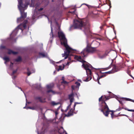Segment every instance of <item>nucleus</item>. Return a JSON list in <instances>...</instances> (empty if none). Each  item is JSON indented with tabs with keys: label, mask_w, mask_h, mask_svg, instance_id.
I'll use <instances>...</instances> for the list:
<instances>
[{
	"label": "nucleus",
	"mask_w": 134,
	"mask_h": 134,
	"mask_svg": "<svg viewBox=\"0 0 134 134\" xmlns=\"http://www.w3.org/2000/svg\"><path fill=\"white\" fill-rule=\"evenodd\" d=\"M53 21L52 20V18L51 19V32L50 33V35L51 37L52 38L54 36H55V35L57 33H58V36L61 42V44L63 45L65 48L66 49L64 51V53L62 54V57H64V59H71L72 58V57H70V55H71V53L73 51V49L70 47L67 44V40L66 39L65 35L63 32L60 30V26H59L58 23L56 21V20L55 19L54 22L55 23L56 25V27H57L58 29L55 27L54 29V32L55 34L54 33V35L52 32V24L53 23Z\"/></svg>",
	"instance_id": "f257e3e1"
},
{
	"label": "nucleus",
	"mask_w": 134,
	"mask_h": 134,
	"mask_svg": "<svg viewBox=\"0 0 134 134\" xmlns=\"http://www.w3.org/2000/svg\"><path fill=\"white\" fill-rule=\"evenodd\" d=\"M89 24L88 21L82 20H74V24L72 27L74 29H81L83 28V31L86 35H88L90 32L89 30Z\"/></svg>",
	"instance_id": "f03ea898"
},
{
	"label": "nucleus",
	"mask_w": 134,
	"mask_h": 134,
	"mask_svg": "<svg viewBox=\"0 0 134 134\" xmlns=\"http://www.w3.org/2000/svg\"><path fill=\"white\" fill-rule=\"evenodd\" d=\"M18 7L19 9L21 15V16L17 18V22L20 23L23 21L27 16V13L24 12V10L26 9L29 4V2H27L25 4L22 3L23 0H18Z\"/></svg>",
	"instance_id": "7ed1b4c3"
},
{
	"label": "nucleus",
	"mask_w": 134,
	"mask_h": 134,
	"mask_svg": "<svg viewBox=\"0 0 134 134\" xmlns=\"http://www.w3.org/2000/svg\"><path fill=\"white\" fill-rule=\"evenodd\" d=\"M28 22L25 20H24L22 23L19 25L13 31L10 35V37L13 38L15 36L18 32L24 33L26 31V30H28L29 27Z\"/></svg>",
	"instance_id": "20e7f679"
},
{
	"label": "nucleus",
	"mask_w": 134,
	"mask_h": 134,
	"mask_svg": "<svg viewBox=\"0 0 134 134\" xmlns=\"http://www.w3.org/2000/svg\"><path fill=\"white\" fill-rule=\"evenodd\" d=\"M76 61H79L82 62L83 64L82 66H83L85 70H86L87 75L88 76V77L89 78V80H90L92 79L91 76V69L93 68L91 65L83 60V59H76Z\"/></svg>",
	"instance_id": "39448f33"
},
{
	"label": "nucleus",
	"mask_w": 134,
	"mask_h": 134,
	"mask_svg": "<svg viewBox=\"0 0 134 134\" xmlns=\"http://www.w3.org/2000/svg\"><path fill=\"white\" fill-rule=\"evenodd\" d=\"M96 51L95 48H92L90 47H87L86 49H84L81 52V55H75L74 59H82V58L86 57L87 54L90 53H93Z\"/></svg>",
	"instance_id": "423d86ee"
},
{
	"label": "nucleus",
	"mask_w": 134,
	"mask_h": 134,
	"mask_svg": "<svg viewBox=\"0 0 134 134\" xmlns=\"http://www.w3.org/2000/svg\"><path fill=\"white\" fill-rule=\"evenodd\" d=\"M7 49L8 50V54H16L18 52H14L12 50L7 49L6 47L2 45H1L0 46V57L2 58L3 59H9L8 57L6 56V53L4 52V50Z\"/></svg>",
	"instance_id": "0eeeda50"
},
{
	"label": "nucleus",
	"mask_w": 134,
	"mask_h": 134,
	"mask_svg": "<svg viewBox=\"0 0 134 134\" xmlns=\"http://www.w3.org/2000/svg\"><path fill=\"white\" fill-rule=\"evenodd\" d=\"M102 105H101L102 109L99 110L102 112L106 116H108L109 114L108 111L109 108L106 103L104 101H102Z\"/></svg>",
	"instance_id": "6e6552de"
},
{
	"label": "nucleus",
	"mask_w": 134,
	"mask_h": 134,
	"mask_svg": "<svg viewBox=\"0 0 134 134\" xmlns=\"http://www.w3.org/2000/svg\"><path fill=\"white\" fill-rule=\"evenodd\" d=\"M74 94L72 93L70 94L69 95V99L70 100V104L66 108V109L65 110V112H66L68 110V109L69 108H70V107L72 102L74 100Z\"/></svg>",
	"instance_id": "1a4fd4ad"
},
{
	"label": "nucleus",
	"mask_w": 134,
	"mask_h": 134,
	"mask_svg": "<svg viewBox=\"0 0 134 134\" xmlns=\"http://www.w3.org/2000/svg\"><path fill=\"white\" fill-rule=\"evenodd\" d=\"M39 58H49V57L46 53L41 52L39 53Z\"/></svg>",
	"instance_id": "9d476101"
},
{
	"label": "nucleus",
	"mask_w": 134,
	"mask_h": 134,
	"mask_svg": "<svg viewBox=\"0 0 134 134\" xmlns=\"http://www.w3.org/2000/svg\"><path fill=\"white\" fill-rule=\"evenodd\" d=\"M118 71V69L117 67L115 66H114V67L113 70H112L111 71H109L105 72H104V73H108L109 74H110L111 73H114L115 72H116Z\"/></svg>",
	"instance_id": "9b49d317"
},
{
	"label": "nucleus",
	"mask_w": 134,
	"mask_h": 134,
	"mask_svg": "<svg viewBox=\"0 0 134 134\" xmlns=\"http://www.w3.org/2000/svg\"><path fill=\"white\" fill-rule=\"evenodd\" d=\"M47 93L48 95H52L53 94H55L56 93V92L52 90H47Z\"/></svg>",
	"instance_id": "f8f14e48"
},
{
	"label": "nucleus",
	"mask_w": 134,
	"mask_h": 134,
	"mask_svg": "<svg viewBox=\"0 0 134 134\" xmlns=\"http://www.w3.org/2000/svg\"><path fill=\"white\" fill-rule=\"evenodd\" d=\"M54 86V84L53 83H51L47 85H46V87L48 89H50L53 88Z\"/></svg>",
	"instance_id": "ddd939ff"
},
{
	"label": "nucleus",
	"mask_w": 134,
	"mask_h": 134,
	"mask_svg": "<svg viewBox=\"0 0 134 134\" xmlns=\"http://www.w3.org/2000/svg\"><path fill=\"white\" fill-rule=\"evenodd\" d=\"M75 83V84H76L77 85V86H72L71 87H72V91L73 90H74L75 88L76 87H77V86H79L80 85V83H79L78 82H76Z\"/></svg>",
	"instance_id": "4468645a"
},
{
	"label": "nucleus",
	"mask_w": 134,
	"mask_h": 134,
	"mask_svg": "<svg viewBox=\"0 0 134 134\" xmlns=\"http://www.w3.org/2000/svg\"><path fill=\"white\" fill-rule=\"evenodd\" d=\"M27 74L28 76H29L31 74V73H34L35 71V70L34 69H32V70L31 71V72H30V71L29 70L28 68L27 69Z\"/></svg>",
	"instance_id": "2eb2a0df"
},
{
	"label": "nucleus",
	"mask_w": 134,
	"mask_h": 134,
	"mask_svg": "<svg viewBox=\"0 0 134 134\" xmlns=\"http://www.w3.org/2000/svg\"><path fill=\"white\" fill-rule=\"evenodd\" d=\"M107 53H104L103 54H100L99 55V57L100 58H104L107 55Z\"/></svg>",
	"instance_id": "dca6fc26"
},
{
	"label": "nucleus",
	"mask_w": 134,
	"mask_h": 134,
	"mask_svg": "<svg viewBox=\"0 0 134 134\" xmlns=\"http://www.w3.org/2000/svg\"><path fill=\"white\" fill-rule=\"evenodd\" d=\"M36 99L38 100L39 101L41 102H45V99H43L41 97H37L36 98Z\"/></svg>",
	"instance_id": "f3484780"
},
{
	"label": "nucleus",
	"mask_w": 134,
	"mask_h": 134,
	"mask_svg": "<svg viewBox=\"0 0 134 134\" xmlns=\"http://www.w3.org/2000/svg\"><path fill=\"white\" fill-rule=\"evenodd\" d=\"M17 71V69H16V70H14L13 71V72L12 74V79H15L16 77V76L14 75V74L16 73Z\"/></svg>",
	"instance_id": "a211bd4d"
},
{
	"label": "nucleus",
	"mask_w": 134,
	"mask_h": 134,
	"mask_svg": "<svg viewBox=\"0 0 134 134\" xmlns=\"http://www.w3.org/2000/svg\"><path fill=\"white\" fill-rule=\"evenodd\" d=\"M22 59H14V63L15 64H18L19 63L21 62Z\"/></svg>",
	"instance_id": "6ab92c4d"
},
{
	"label": "nucleus",
	"mask_w": 134,
	"mask_h": 134,
	"mask_svg": "<svg viewBox=\"0 0 134 134\" xmlns=\"http://www.w3.org/2000/svg\"><path fill=\"white\" fill-rule=\"evenodd\" d=\"M73 115V113L69 111L68 112V114L65 115V116L67 117H69L72 115Z\"/></svg>",
	"instance_id": "aec40b11"
},
{
	"label": "nucleus",
	"mask_w": 134,
	"mask_h": 134,
	"mask_svg": "<svg viewBox=\"0 0 134 134\" xmlns=\"http://www.w3.org/2000/svg\"><path fill=\"white\" fill-rule=\"evenodd\" d=\"M35 87L38 89H40L41 88V86L40 84H36L35 85Z\"/></svg>",
	"instance_id": "412c9836"
},
{
	"label": "nucleus",
	"mask_w": 134,
	"mask_h": 134,
	"mask_svg": "<svg viewBox=\"0 0 134 134\" xmlns=\"http://www.w3.org/2000/svg\"><path fill=\"white\" fill-rule=\"evenodd\" d=\"M51 104L53 105H57L60 104L59 102L56 103L54 101H52L51 102Z\"/></svg>",
	"instance_id": "4be33fe9"
},
{
	"label": "nucleus",
	"mask_w": 134,
	"mask_h": 134,
	"mask_svg": "<svg viewBox=\"0 0 134 134\" xmlns=\"http://www.w3.org/2000/svg\"><path fill=\"white\" fill-rule=\"evenodd\" d=\"M65 66V65H63V67L61 66H59V69L61 70H63L64 68V67Z\"/></svg>",
	"instance_id": "5701e85b"
},
{
	"label": "nucleus",
	"mask_w": 134,
	"mask_h": 134,
	"mask_svg": "<svg viewBox=\"0 0 134 134\" xmlns=\"http://www.w3.org/2000/svg\"><path fill=\"white\" fill-rule=\"evenodd\" d=\"M5 60V64H7L9 62L10 60V59H4Z\"/></svg>",
	"instance_id": "b1692460"
},
{
	"label": "nucleus",
	"mask_w": 134,
	"mask_h": 134,
	"mask_svg": "<svg viewBox=\"0 0 134 134\" xmlns=\"http://www.w3.org/2000/svg\"><path fill=\"white\" fill-rule=\"evenodd\" d=\"M29 109L32 110H34L36 108L34 107H27V109Z\"/></svg>",
	"instance_id": "393cba45"
},
{
	"label": "nucleus",
	"mask_w": 134,
	"mask_h": 134,
	"mask_svg": "<svg viewBox=\"0 0 134 134\" xmlns=\"http://www.w3.org/2000/svg\"><path fill=\"white\" fill-rule=\"evenodd\" d=\"M125 109L126 110L128 111H132V112H134V110L133 109H128L127 108H125Z\"/></svg>",
	"instance_id": "a878e982"
},
{
	"label": "nucleus",
	"mask_w": 134,
	"mask_h": 134,
	"mask_svg": "<svg viewBox=\"0 0 134 134\" xmlns=\"http://www.w3.org/2000/svg\"><path fill=\"white\" fill-rule=\"evenodd\" d=\"M50 61L51 63H52L54 64H55V62L54 61H53L51 59H50Z\"/></svg>",
	"instance_id": "bb28decb"
},
{
	"label": "nucleus",
	"mask_w": 134,
	"mask_h": 134,
	"mask_svg": "<svg viewBox=\"0 0 134 134\" xmlns=\"http://www.w3.org/2000/svg\"><path fill=\"white\" fill-rule=\"evenodd\" d=\"M61 83H64V84H67L68 83V82L65 80H64L63 81H62L61 82Z\"/></svg>",
	"instance_id": "cd10ccee"
},
{
	"label": "nucleus",
	"mask_w": 134,
	"mask_h": 134,
	"mask_svg": "<svg viewBox=\"0 0 134 134\" xmlns=\"http://www.w3.org/2000/svg\"><path fill=\"white\" fill-rule=\"evenodd\" d=\"M106 76V75L105 74H104L103 75L101 76L100 77H99V79H100V78H102V77H104Z\"/></svg>",
	"instance_id": "c85d7f7f"
},
{
	"label": "nucleus",
	"mask_w": 134,
	"mask_h": 134,
	"mask_svg": "<svg viewBox=\"0 0 134 134\" xmlns=\"http://www.w3.org/2000/svg\"><path fill=\"white\" fill-rule=\"evenodd\" d=\"M125 98L126 99V100H127L130 101H132V102H134L133 101H134V100H132V99H131L126 98Z\"/></svg>",
	"instance_id": "c756f323"
},
{
	"label": "nucleus",
	"mask_w": 134,
	"mask_h": 134,
	"mask_svg": "<svg viewBox=\"0 0 134 134\" xmlns=\"http://www.w3.org/2000/svg\"><path fill=\"white\" fill-rule=\"evenodd\" d=\"M81 103H78V102H75V104H74V108H75L76 105V104H81Z\"/></svg>",
	"instance_id": "7c9ffc66"
},
{
	"label": "nucleus",
	"mask_w": 134,
	"mask_h": 134,
	"mask_svg": "<svg viewBox=\"0 0 134 134\" xmlns=\"http://www.w3.org/2000/svg\"><path fill=\"white\" fill-rule=\"evenodd\" d=\"M121 108L119 107L118 109H117L115 111L120 110H121Z\"/></svg>",
	"instance_id": "2f4dec72"
},
{
	"label": "nucleus",
	"mask_w": 134,
	"mask_h": 134,
	"mask_svg": "<svg viewBox=\"0 0 134 134\" xmlns=\"http://www.w3.org/2000/svg\"><path fill=\"white\" fill-rule=\"evenodd\" d=\"M62 129L63 130H63V127H62V128L60 129V130H58V132H59V133H63V132H60V130H62Z\"/></svg>",
	"instance_id": "473e14b6"
},
{
	"label": "nucleus",
	"mask_w": 134,
	"mask_h": 134,
	"mask_svg": "<svg viewBox=\"0 0 134 134\" xmlns=\"http://www.w3.org/2000/svg\"><path fill=\"white\" fill-rule=\"evenodd\" d=\"M75 10H74L72 12L70 11L69 12L71 13L72 14H74L75 13Z\"/></svg>",
	"instance_id": "72a5a7b5"
},
{
	"label": "nucleus",
	"mask_w": 134,
	"mask_h": 134,
	"mask_svg": "<svg viewBox=\"0 0 134 134\" xmlns=\"http://www.w3.org/2000/svg\"><path fill=\"white\" fill-rule=\"evenodd\" d=\"M74 109H75L74 108ZM75 109H71L70 110V111L71 112H72V113H73V111Z\"/></svg>",
	"instance_id": "f704fd0d"
},
{
	"label": "nucleus",
	"mask_w": 134,
	"mask_h": 134,
	"mask_svg": "<svg viewBox=\"0 0 134 134\" xmlns=\"http://www.w3.org/2000/svg\"><path fill=\"white\" fill-rule=\"evenodd\" d=\"M89 80H89V78L87 77L86 79V80H85V81H88Z\"/></svg>",
	"instance_id": "c9c22d12"
},
{
	"label": "nucleus",
	"mask_w": 134,
	"mask_h": 134,
	"mask_svg": "<svg viewBox=\"0 0 134 134\" xmlns=\"http://www.w3.org/2000/svg\"><path fill=\"white\" fill-rule=\"evenodd\" d=\"M94 42L95 43H98V45H99V44H100L99 43H98V42H97L96 41H92V42Z\"/></svg>",
	"instance_id": "e433bc0d"
},
{
	"label": "nucleus",
	"mask_w": 134,
	"mask_h": 134,
	"mask_svg": "<svg viewBox=\"0 0 134 134\" xmlns=\"http://www.w3.org/2000/svg\"><path fill=\"white\" fill-rule=\"evenodd\" d=\"M115 59H111V64H112L113 63V62H114V61Z\"/></svg>",
	"instance_id": "4c0bfd02"
},
{
	"label": "nucleus",
	"mask_w": 134,
	"mask_h": 134,
	"mask_svg": "<svg viewBox=\"0 0 134 134\" xmlns=\"http://www.w3.org/2000/svg\"><path fill=\"white\" fill-rule=\"evenodd\" d=\"M115 111H113V110H110L109 109V111H108V113H109V112H115Z\"/></svg>",
	"instance_id": "58836bf2"
},
{
	"label": "nucleus",
	"mask_w": 134,
	"mask_h": 134,
	"mask_svg": "<svg viewBox=\"0 0 134 134\" xmlns=\"http://www.w3.org/2000/svg\"><path fill=\"white\" fill-rule=\"evenodd\" d=\"M99 78L98 77L97 78V79L98 82L99 84H100L99 83Z\"/></svg>",
	"instance_id": "ea45409f"
},
{
	"label": "nucleus",
	"mask_w": 134,
	"mask_h": 134,
	"mask_svg": "<svg viewBox=\"0 0 134 134\" xmlns=\"http://www.w3.org/2000/svg\"><path fill=\"white\" fill-rule=\"evenodd\" d=\"M11 64L10 65V67L11 68H12V66L13 64V63H12L11 62H10Z\"/></svg>",
	"instance_id": "a19ab883"
},
{
	"label": "nucleus",
	"mask_w": 134,
	"mask_h": 134,
	"mask_svg": "<svg viewBox=\"0 0 134 134\" xmlns=\"http://www.w3.org/2000/svg\"><path fill=\"white\" fill-rule=\"evenodd\" d=\"M102 96L100 97L99 98V101H100L102 99Z\"/></svg>",
	"instance_id": "79ce46f5"
},
{
	"label": "nucleus",
	"mask_w": 134,
	"mask_h": 134,
	"mask_svg": "<svg viewBox=\"0 0 134 134\" xmlns=\"http://www.w3.org/2000/svg\"><path fill=\"white\" fill-rule=\"evenodd\" d=\"M119 102L120 103L122 104V102L121 101V100H118Z\"/></svg>",
	"instance_id": "37998d69"
},
{
	"label": "nucleus",
	"mask_w": 134,
	"mask_h": 134,
	"mask_svg": "<svg viewBox=\"0 0 134 134\" xmlns=\"http://www.w3.org/2000/svg\"><path fill=\"white\" fill-rule=\"evenodd\" d=\"M62 81H64L65 80H64V77L63 76V77H62Z\"/></svg>",
	"instance_id": "c03bdc74"
},
{
	"label": "nucleus",
	"mask_w": 134,
	"mask_h": 134,
	"mask_svg": "<svg viewBox=\"0 0 134 134\" xmlns=\"http://www.w3.org/2000/svg\"><path fill=\"white\" fill-rule=\"evenodd\" d=\"M114 27H113V30H114V33H115V34H116V32H115V30H114Z\"/></svg>",
	"instance_id": "a18cd8bd"
},
{
	"label": "nucleus",
	"mask_w": 134,
	"mask_h": 134,
	"mask_svg": "<svg viewBox=\"0 0 134 134\" xmlns=\"http://www.w3.org/2000/svg\"><path fill=\"white\" fill-rule=\"evenodd\" d=\"M114 112H112L111 114V116L113 115H114Z\"/></svg>",
	"instance_id": "49530a36"
},
{
	"label": "nucleus",
	"mask_w": 134,
	"mask_h": 134,
	"mask_svg": "<svg viewBox=\"0 0 134 134\" xmlns=\"http://www.w3.org/2000/svg\"><path fill=\"white\" fill-rule=\"evenodd\" d=\"M83 4H85V5H87V6H88V4H81V6H80V7H81V5H83Z\"/></svg>",
	"instance_id": "de8ad7c7"
},
{
	"label": "nucleus",
	"mask_w": 134,
	"mask_h": 134,
	"mask_svg": "<svg viewBox=\"0 0 134 134\" xmlns=\"http://www.w3.org/2000/svg\"><path fill=\"white\" fill-rule=\"evenodd\" d=\"M97 38V39H98V40H102V39L99 38Z\"/></svg>",
	"instance_id": "09e8293b"
},
{
	"label": "nucleus",
	"mask_w": 134,
	"mask_h": 134,
	"mask_svg": "<svg viewBox=\"0 0 134 134\" xmlns=\"http://www.w3.org/2000/svg\"><path fill=\"white\" fill-rule=\"evenodd\" d=\"M27 103L28 104H29L30 103V102H26V105H27Z\"/></svg>",
	"instance_id": "8fccbe9b"
},
{
	"label": "nucleus",
	"mask_w": 134,
	"mask_h": 134,
	"mask_svg": "<svg viewBox=\"0 0 134 134\" xmlns=\"http://www.w3.org/2000/svg\"><path fill=\"white\" fill-rule=\"evenodd\" d=\"M123 115V116H126L127 117H128V116L127 115H126L123 114V115Z\"/></svg>",
	"instance_id": "3c124183"
},
{
	"label": "nucleus",
	"mask_w": 134,
	"mask_h": 134,
	"mask_svg": "<svg viewBox=\"0 0 134 134\" xmlns=\"http://www.w3.org/2000/svg\"><path fill=\"white\" fill-rule=\"evenodd\" d=\"M58 112L57 111L55 112V114L56 115H57L58 114Z\"/></svg>",
	"instance_id": "603ef678"
},
{
	"label": "nucleus",
	"mask_w": 134,
	"mask_h": 134,
	"mask_svg": "<svg viewBox=\"0 0 134 134\" xmlns=\"http://www.w3.org/2000/svg\"><path fill=\"white\" fill-rule=\"evenodd\" d=\"M105 98L106 99V100H108L109 99V98H107L106 97H105Z\"/></svg>",
	"instance_id": "864d4df0"
},
{
	"label": "nucleus",
	"mask_w": 134,
	"mask_h": 134,
	"mask_svg": "<svg viewBox=\"0 0 134 134\" xmlns=\"http://www.w3.org/2000/svg\"><path fill=\"white\" fill-rule=\"evenodd\" d=\"M63 60H60V61H59V62H56L57 63H60V62H61Z\"/></svg>",
	"instance_id": "5fc2aeb1"
},
{
	"label": "nucleus",
	"mask_w": 134,
	"mask_h": 134,
	"mask_svg": "<svg viewBox=\"0 0 134 134\" xmlns=\"http://www.w3.org/2000/svg\"><path fill=\"white\" fill-rule=\"evenodd\" d=\"M27 107H24L23 108H24V109L26 108V109H27Z\"/></svg>",
	"instance_id": "6e6d98bb"
},
{
	"label": "nucleus",
	"mask_w": 134,
	"mask_h": 134,
	"mask_svg": "<svg viewBox=\"0 0 134 134\" xmlns=\"http://www.w3.org/2000/svg\"><path fill=\"white\" fill-rule=\"evenodd\" d=\"M18 59H21V58L20 57H19Z\"/></svg>",
	"instance_id": "4d7b16f0"
},
{
	"label": "nucleus",
	"mask_w": 134,
	"mask_h": 134,
	"mask_svg": "<svg viewBox=\"0 0 134 134\" xmlns=\"http://www.w3.org/2000/svg\"><path fill=\"white\" fill-rule=\"evenodd\" d=\"M78 81H80V82H81V80H78Z\"/></svg>",
	"instance_id": "13d9d810"
},
{
	"label": "nucleus",
	"mask_w": 134,
	"mask_h": 134,
	"mask_svg": "<svg viewBox=\"0 0 134 134\" xmlns=\"http://www.w3.org/2000/svg\"><path fill=\"white\" fill-rule=\"evenodd\" d=\"M69 63H70V62H68V63H67V64H68V65H69Z\"/></svg>",
	"instance_id": "bf43d9fd"
},
{
	"label": "nucleus",
	"mask_w": 134,
	"mask_h": 134,
	"mask_svg": "<svg viewBox=\"0 0 134 134\" xmlns=\"http://www.w3.org/2000/svg\"><path fill=\"white\" fill-rule=\"evenodd\" d=\"M113 115L111 116V118H112V119H113Z\"/></svg>",
	"instance_id": "052dcab7"
},
{
	"label": "nucleus",
	"mask_w": 134,
	"mask_h": 134,
	"mask_svg": "<svg viewBox=\"0 0 134 134\" xmlns=\"http://www.w3.org/2000/svg\"><path fill=\"white\" fill-rule=\"evenodd\" d=\"M100 28L101 29H102V26H101L100 27Z\"/></svg>",
	"instance_id": "680f3d73"
},
{
	"label": "nucleus",
	"mask_w": 134,
	"mask_h": 134,
	"mask_svg": "<svg viewBox=\"0 0 134 134\" xmlns=\"http://www.w3.org/2000/svg\"><path fill=\"white\" fill-rule=\"evenodd\" d=\"M18 88H19L21 89V90L22 91V89L21 88H19V87Z\"/></svg>",
	"instance_id": "e2e57ef3"
},
{
	"label": "nucleus",
	"mask_w": 134,
	"mask_h": 134,
	"mask_svg": "<svg viewBox=\"0 0 134 134\" xmlns=\"http://www.w3.org/2000/svg\"><path fill=\"white\" fill-rule=\"evenodd\" d=\"M47 19H48V21H49V19L48 18V17H47Z\"/></svg>",
	"instance_id": "0e129e2a"
},
{
	"label": "nucleus",
	"mask_w": 134,
	"mask_h": 134,
	"mask_svg": "<svg viewBox=\"0 0 134 134\" xmlns=\"http://www.w3.org/2000/svg\"><path fill=\"white\" fill-rule=\"evenodd\" d=\"M69 59L70 60V61H71V59Z\"/></svg>",
	"instance_id": "69168bd1"
},
{
	"label": "nucleus",
	"mask_w": 134,
	"mask_h": 134,
	"mask_svg": "<svg viewBox=\"0 0 134 134\" xmlns=\"http://www.w3.org/2000/svg\"><path fill=\"white\" fill-rule=\"evenodd\" d=\"M87 46H88V43H87Z\"/></svg>",
	"instance_id": "338daca9"
},
{
	"label": "nucleus",
	"mask_w": 134,
	"mask_h": 134,
	"mask_svg": "<svg viewBox=\"0 0 134 134\" xmlns=\"http://www.w3.org/2000/svg\"><path fill=\"white\" fill-rule=\"evenodd\" d=\"M52 2H53V0H52Z\"/></svg>",
	"instance_id": "774afa93"
}]
</instances>
